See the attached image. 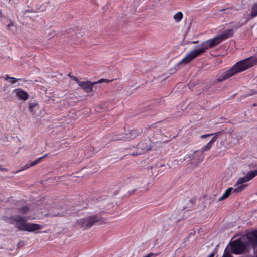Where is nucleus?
I'll return each instance as SVG.
<instances>
[{"label": "nucleus", "mask_w": 257, "mask_h": 257, "mask_svg": "<svg viewBox=\"0 0 257 257\" xmlns=\"http://www.w3.org/2000/svg\"><path fill=\"white\" fill-rule=\"evenodd\" d=\"M159 253L155 254V253H150L144 257H151L152 256L155 257V256H157L158 255H159Z\"/></svg>", "instance_id": "c85d7f7f"}, {"label": "nucleus", "mask_w": 257, "mask_h": 257, "mask_svg": "<svg viewBox=\"0 0 257 257\" xmlns=\"http://www.w3.org/2000/svg\"><path fill=\"white\" fill-rule=\"evenodd\" d=\"M68 76L71 79H72L74 81H75L78 84L80 81L77 77L73 75H71L70 74H68Z\"/></svg>", "instance_id": "bb28decb"}, {"label": "nucleus", "mask_w": 257, "mask_h": 257, "mask_svg": "<svg viewBox=\"0 0 257 257\" xmlns=\"http://www.w3.org/2000/svg\"><path fill=\"white\" fill-rule=\"evenodd\" d=\"M248 181H249V180L245 175L243 177H241V178H239V179L237 180V181L236 183L235 184V185H234V186L235 187L240 184H241V185H242L243 183L247 182Z\"/></svg>", "instance_id": "a211bd4d"}, {"label": "nucleus", "mask_w": 257, "mask_h": 257, "mask_svg": "<svg viewBox=\"0 0 257 257\" xmlns=\"http://www.w3.org/2000/svg\"><path fill=\"white\" fill-rule=\"evenodd\" d=\"M48 156V154H46L44 155L43 156L38 158L37 160H36L33 161V165H36V164H37L38 163L40 162V161H41V160L43 158H45L46 157H47Z\"/></svg>", "instance_id": "b1692460"}, {"label": "nucleus", "mask_w": 257, "mask_h": 257, "mask_svg": "<svg viewBox=\"0 0 257 257\" xmlns=\"http://www.w3.org/2000/svg\"><path fill=\"white\" fill-rule=\"evenodd\" d=\"M257 64V58L251 56L237 62L229 69L220 74L217 79L218 82H222L235 74L244 71Z\"/></svg>", "instance_id": "f257e3e1"}, {"label": "nucleus", "mask_w": 257, "mask_h": 257, "mask_svg": "<svg viewBox=\"0 0 257 257\" xmlns=\"http://www.w3.org/2000/svg\"><path fill=\"white\" fill-rule=\"evenodd\" d=\"M229 135L232 139H233V144H236L239 143V139L238 138V135L235 133H233L232 132H230Z\"/></svg>", "instance_id": "aec40b11"}, {"label": "nucleus", "mask_w": 257, "mask_h": 257, "mask_svg": "<svg viewBox=\"0 0 257 257\" xmlns=\"http://www.w3.org/2000/svg\"><path fill=\"white\" fill-rule=\"evenodd\" d=\"M247 186V185H241L237 188H232V193H239L242 192L245 187Z\"/></svg>", "instance_id": "6ab92c4d"}, {"label": "nucleus", "mask_w": 257, "mask_h": 257, "mask_svg": "<svg viewBox=\"0 0 257 257\" xmlns=\"http://www.w3.org/2000/svg\"><path fill=\"white\" fill-rule=\"evenodd\" d=\"M218 44H219L218 42L215 37L202 43L197 49H195L190 51L179 62L178 64L186 65L188 64L195 58L203 55L208 49L213 48Z\"/></svg>", "instance_id": "f03ea898"}, {"label": "nucleus", "mask_w": 257, "mask_h": 257, "mask_svg": "<svg viewBox=\"0 0 257 257\" xmlns=\"http://www.w3.org/2000/svg\"><path fill=\"white\" fill-rule=\"evenodd\" d=\"M139 134V131H138L136 129H134L132 130L129 133V134H125L122 136L121 135H117L113 137V138L111 139V141H114L116 140H121L125 141L131 140L138 136Z\"/></svg>", "instance_id": "0eeeda50"}, {"label": "nucleus", "mask_w": 257, "mask_h": 257, "mask_svg": "<svg viewBox=\"0 0 257 257\" xmlns=\"http://www.w3.org/2000/svg\"><path fill=\"white\" fill-rule=\"evenodd\" d=\"M1 170H5V168H3V169H2Z\"/></svg>", "instance_id": "f704fd0d"}, {"label": "nucleus", "mask_w": 257, "mask_h": 257, "mask_svg": "<svg viewBox=\"0 0 257 257\" xmlns=\"http://www.w3.org/2000/svg\"><path fill=\"white\" fill-rule=\"evenodd\" d=\"M232 254V253L228 249L226 248L222 257H233Z\"/></svg>", "instance_id": "5701e85b"}, {"label": "nucleus", "mask_w": 257, "mask_h": 257, "mask_svg": "<svg viewBox=\"0 0 257 257\" xmlns=\"http://www.w3.org/2000/svg\"><path fill=\"white\" fill-rule=\"evenodd\" d=\"M132 155L133 156H135V155H138V154H132Z\"/></svg>", "instance_id": "72a5a7b5"}, {"label": "nucleus", "mask_w": 257, "mask_h": 257, "mask_svg": "<svg viewBox=\"0 0 257 257\" xmlns=\"http://www.w3.org/2000/svg\"><path fill=\"white\" fill-rule=\"evenodd\" d=\"M8 222L12 225H15L18 230L28 232H34L42 228V226L38 224L27 223L29 218L27 217H22L20 215L11 216L7 218Z\"/></svg>", "instance_id": "7ed1b4c3"}, {"label": "nucleus", "mask_w": 257, "mask_h": 257, "mask_svg": "<svg viewBox=\"0 0 257 257\" xmlns=\"http://www.w3.org/2000/svg\"><path fill=\"white\" fill-rule=\"evenodd\" d=\"M222 132V131H220V132H217L215 133L204 134L200 136V138L203 139H205V138H206L208 137H210L211 136H212V135L217 136V135L221 134Z\"/></svg>", "instance_id": "412c9836"}, {"label": "nucleus", "mask_w": 257, "mask_h": 257, "mask_svg": "<svg viewBox=\"0 0 257 257\" xmlns=\"http://www.w3.org/2000/svg\"><path fill=\"white\" fill-rule=\"evenodd\" d=\"M29 209L27 206H24V207H21L19 209L20 212L23 214L26 213L27 212H28L29 211Z\"/></svg>", "instance_id": "a878e982"}, {"label": "nucleus", "mask_w": 257, "mask_h": 257, "mask_svg": "<svg viewBox=\"0 0 257 257\" xmlns=\"http://www.w3.org/2000/svg\"><path fill=\"white\" fill-rule=\"evenodd\" d=\"M33 161L30 164H26L25 166H23V170L27 169L30 168V167H32V166H34L35 165H33Z\"/></svg>", "instance_id": "cd10ccee"}, {"label": "nucleus", "mask_w": 257, "mask_h": 257, "mask_svg": "<svg viewBox=\"0 0 257 257\" xmlns=\"http://www.w3.org/2000/svg\"><path fill=\"white\" fill-rule=\"evenodd\" d=\"M248 180H250L257 176V169L248 172L246 175Z\"/></svg>", "instance_id": "dca6fc26"}, {"label": "nucleus", "mask_w": 257, "mask_h": 257, "mask_svg": "<svg viewBox=\"0 0 257 257\" xmlns=\"http://www.w3.org/2000/svg\"><path fill=\"white\" fill-rule=\"evenodd\" d=\"M94 84V83H92L89 81L86 82L80 81L78 83L79 86L87 93H89L92 91Z\"/></svg>", "instance_id": "9d476101"}, {"label": "nucleus", "mask_w": 257, "mask_h": 257, "mask_svg": "<svg viewBox=\"0 0 257 257\" xmlns=\"http://www.w3.org/2000/svg\"><path fill=\"white\" fill-rule=\"evenodd\" d=\"M16 96L20 99L22 100H26L28 99L29 95L27 92L19 88L16 89L15 90Z\"/></svg>", "instance_id": "f8f14e48"}, {"label": "nucleus", "mask_w": 257, "mask_h": 257, "mask_svg": "<svg viewBox=\"0 0 257 257\" xmlns=\"http://www.w3.org/2000/svg\"><path fill=\"white\" fill-rule=\"evenodd\" d=\"M232 8H227V9H221L220 10V11H226V13H227V14H229L230 12V11L231 10Z\"/></svg>", "instance_id": "c756f323"}, {"label": "nucleus", "mask_w": 257, "mask_h": 257, "mask_svg": "<svg viewBox=\"0 0 257 257\" xmlns=\"http://www.w3.org/2000/svg\"><path fill=\"white\" fill-rule=\"evenodd\" d=\"M250 16L251 18H254L257 16V2L252 4Z\"/></svg>", "instance_id": "2eb2a0df"}, {"label": "nucleus", "mask_w": 257, "mask_h": 257, "mask_svg": "<svg viewBox=\"0 0 257 257\" xmlns=\"http://www.w3.org/2000/svg\"><path fill=\"white\" fill-rule=\"evenodd\" d=\"M151 141L150 139H147L139 143L137 146L138 154H143L151 150Z\"/></svg>", "instance_id": "6e6552de"}, {"label": "nucleus", "mask_w": 257, "mask_h": 257, "mask_svg": "<svg viewBox=\"0 0 257 257\" xmlns=\"http://www.w3.org/2000/svg\"><path fill=\"white\" fill-rule=\"evenodd\" d=\"M198 43V41H193V42H192V43H193V44H195V43Z\"/></svg>", "instance_id": "473e14b6"}, {"label": "nucleus", "mask_w": 257, "mask_h": 257, "mask_svg": "<svg viewBox=\"0 0 257 257\" xmlns=\"http://www.w3.org/2000/svg\"><path fill=\"white\" fill-rule=\"evenodd\" d=\"M5 80H7V79L15 80V81H11V83L12 84H15V83L17 81H18L22 80V79H21V78L18 79V78H14V77H9V76H8V75H6V77H5Z\"/></svg>", "instance_id": "4be33fe9"}, {"label": "nucleus", "mask_w": 257, "mask_h": 257, "mask_svg": "<svg viewBox=\"0 0 257 257\" xmlns=\"http://www.w3.org/2000/svg\"><path fill=\"white\" fill-rule=\"evenodd\" d=\"M29 109L32 113V115L34 116H39L41 114V111L39 109L38 104L37 103H30L29 105Z\"/></svg>", "instance_id": "9b49d317"}, {"label": "nucleus", "mask_w": 257, "mask_h": 257, "mask_svg": "<svg viewBox=\"0 0 257 257\" xmlns=\"http://www.w3.org/2000/svg\"><path fill=\"white\" fill-rule=\"evenodd\" d=\"M214 253L212 252L208 257H214Z\"/></svg>", "instance_id": "7c9ffc66"}, {"label": "nucleus", "mask_w": 257, "mask_h": 257, "mask_svg": "<svg viewBox=\"0 0 257 257\" xmlns=\"http://www.w3.org/2000/svg\"><path fill=\"white\" fill-rule=\"evenodd\" d=\"M101 220L100 217L96 215L88 216L77 220V224L84 230L91 228L95 223Z\"/></svg>", "instance_id": "20e7f679"}, {"label": "nucleus", "mask_w": 257, "mask_h": 257, "mask_svg": "<svg viewBox=\"0 0 257 257\" xmlns=\"http://www.w3.org/2000/svg\"><path fill=\"white\" fill-rule=\"evenodd\" d=\"M183 14L181 12H178L174 15V19L176 22H179L183 19Z\"/></svg>", "instance_id": "f3484780"}, {"label": "nucleus", "mask_w": 257, "mask_h": 257, "mask_svg": "<svg viewBox=\"0 0 257 257\" xmlns=\"http://www.w3.org/2000/svg\"><path fill=\"white\" fill-rule=\"evenodd\" d=\"M256 195H257V193H256Z\"/></svg>", "instance_id": "e433bc0d"}, {"label": "nucleus", "mask_w": 257, "mask_h": 257, "mask_svg": "<svg viewBox=\"0 0 257 257\" xmlns=\"http://www.w3.org/2000/svg\"><path fill=\"white\" fill-rule=\"evenodd\" d=\"M58 215H59V214L58 215H55L54 216H58Z\"/></svg>", "instance_id": "c9c22d12"}, {"label": "nucleus", "mask_w": 257, "mask_h": 257, "mask_svg": "<svg viewBox=\"0 0 257 257\" xmlns=\"http://www.w3.org/2000/svg\"><path fill=\"white\" fill-rule=\"evenodd\" d=\"M189 201L190 202V203H191V204H194V201H193V200H190V201Z\"/></svg>", "instance_id": "2f4dec72"}, {"label": "nucleus", "mask_w": 257, "mask_h": 257, "mask_svg": "<svg viewBox=\"0 0 257 257\" xmlns=\"http://www.w3.org/2000/svg\"><path fill=\"white\" fill-rule=\"evenodd\" d=\"M234 33L233 30L232 29H229L224 31L220 36L216 37L217 41L218 42L219 44L222 41L224 40H226L229 37H231Z\"/></svg>", "instance_id": "1a4fd4ad"}, {"label": "nucleus", "mask_w": 257, "mask_h": 257, "mask_svg": "<svg viewBox=\"0 0 257 257\" xmlns=\"http://www.w3.org/2000/svg\"><path fill=\"white\" fill-rule=\"evenodd\" d=\"M229 245L230 248L228 249L235 254H242L246 249L245 244L239 238L232 241Z\"/></svg>", "instance_id": "39448f33"}, {"label": "nucleus", "mask_w": 257, "mask_h": 257, "mask_svg": "<svg viewBox=\"0 0 257 257\" xmlns=\"http://www.w3.org/2000/svg\"><path fill=\"white\" fill-rule=\"evenodd\" d=\"M246 238L247 245L255 249L257 247V229L246 232Z\"/></svg>", "instance_id": "423d86ee"}, {"label": "nucleus", "mask_w": 257, "mask_h": 257, "mask_svg": "<svg viewBox=\"0 0 257 257\" xmlns=\"http://www.w3.org/2000/svg\"><path fill=\"white\" fill-rule=\"evenodd\" d=\"M232 192V187L228 188L227 190H226L223 195L218 199V201L220 202L227 198L231 194Z\"/></svg>", "instance_id": "4468645a"}, {"label": "nucleus", "mask_w": 257, "mask_h": 257, "mask_svg": "<svg viewBox=\"0 0 257 257\" xmlns=\"http://www.w3.org/2000/svg\"><path fill=\"white\" fill-rule=\"evenodd\" d=\"M217 138L218 137L217 136H214L206 145L201 148V152H203L210 150L213 144L217 140Z\"/></svg>", "instance_id": "ddd939ff"}, {"label": "nucleus", "mask_w": 257, "mask_h": 257, "mask_svg": "<svg viewBox=\"0 0 257 257\" xmlns=\"http://www.w3.org/2000/svg\"><path fill=\"white\" fill-rule=\"evenodd\" d=\"M113 80H108V79H105L102 78V79H100L99 81H98L96 82H94V83L95 84H98V83H101L102 82L109 83V82H112Z\"/></svg>", "instance_id": "393cba45"}]
</instances>
